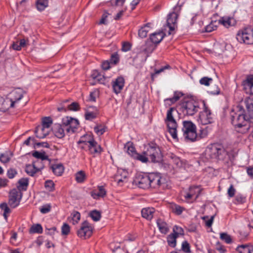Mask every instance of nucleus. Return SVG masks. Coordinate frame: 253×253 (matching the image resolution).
<instances>
[{
    "label": "nucleus",
    "mask_w": 253,
    "mask_h": 253,
    "mask_svg": "<svg viewBox=\"0 0 253 253\" xmlns=\"http://www.w3.org/2000/svg\"><path fill=\"white\" fill-rule=\"evenodd\" d=\"M177 113L178 112L175 108H170L167 111V117L165 120L169 133L174 139H177V128L178 126L175 119V116Z\"/></svg>",
    "instance_id": "nucleus-4"
},
{
    "label": "nucleus",
    "mask_w": 253,
    "mask_h": 253,
    "mask_svg": "<svg viewBox=\"0 0 253 253\" xmlns=\"http://www.w3.org/2000/svg\"><path fill=\"white\" fill-rule=\"evenodd\" d=\"M18 183V190H19L20 191H21V189L26 190L27 187L28 185L29 180L27 178H22L19 180Z\"/></svg>",
    "instance_id": "nucleus-33"
},
{
    "label": "nucleus",
    "mask_w": 253,
    "mask_h": 253,
    "mask_svg": "<svg viewBox=\"0 0 253 253\" xmlns=\"http://www.w3.org/2000/svg\"><path fill=\"white\" fill-rule=\"evenodd\" d=\"M98 91L97 90H94L90 93L88 100L90 101L95 102L96 98L98 96Z\"/></svg>",
    "instance_id": "nucleus-56"
},
{
    "label": "nucleus",
    "mask_w": 253,
    "mask_h": 253,
    "mask_svg": "<svg viewBox=\"0 0 253 253\" xmlns=\"http://www.w3.org/2000/svg\"><path fill=\"white\" fill-rule=\"evenodd\" d=\"M231 123L236 130L241 133H245L250 128L249 116L245 114L243 107L238 105L234 108L230 113Z\"/></svg>",
    "instance_id": "nucleus-2"
},
{
    "label": "nucleus",
    "mask_w": 253,
    "mask_h": 253,
    "mask_svg": "<svg viewBox=\"0 0 253 253\" xmlns=\"http://www.w3.org/2000/svg\"><path fill=\"white\" fill-rule=\"evenodd\" d=\"M52 123V121L50 117H44L43 118L42 126H37L35 130L36 137L39 138H43L45 137L48 134V129Z\"/></svg>",
    "instance_id": "nucleus-9"
},
{
    "label": "nucleus",
    "mask_w": 253,
    "mask_h": 253,
    "mask_svg": "<svg viewBox=\"0 0 253 253\" xmlns=\"http://www.w3.org/2000/svg\"><path fill=\"white\" fill-rule=\"evenodd\" d=\"M244 103L247 108L249 117L250 119H253V97L246 98Z\"/></svg>",
    "instance_id": "nucleus-21"
},
{
    "label": "nucleus",
    "mask_w": 253,
    "mask_h": 253,
    "mask_svg": "<svg viewBox=\"0 0 253 253\" xmlns=\"http://www.w3.org/2000/svg\"><path fill=\"white\" fill-rule=\"evenodd\" d=\"M134 158L141 161L142 163H146L149 161V158L146 155L144 154V152L142 154H135Z\"/></svg>",
    "instance_id": "nucleus-40"
},
{
    "label": "nucleus",
    "mask_w": 253,
    "mask_h": 253,
    "mask_svg": "<svg viewBox=\"0 0 253 253\" xmlns=\"http://www.w3.org/2000/svg\"><path fill=\"white\" fill-rule=\"evenodd\" d=\"M243 85L244 88L247 89L249 88L251 91H253V76H249L247 78L246 80L243 82Z\"/></svg>",
    "instance_id": "nucleus-29"
},
{
    "label": "nucleus",
    "mask_w": 253,
    "mask_h": 253,
    "mask_svg": "<svg viewBox=\"0 0 253 253\" xmlns=\"http://www.w3.org/2000/svg\"><path fill=\"white\" fill-rule=\"evenodd\" d=\"M42 161H43L40 160H37L33 162V164L34 165L36 169L38 170V171H40L43 168L44 165L42 163Z\"/></svg>",
    "instance_id": "nucleus-49"
},
{
    "label": "nucleus",
    "mask_w": 253,
    "mask_h": 253,
    "mask_svg": "<svg viewBox=\"0 0 253 253\" xmlns=\"http://www.w3.org/2000/svg\"><path fill=\"white\" fill-rule=\"evenodd\" d=\"M189 192L194 200H196L198 198L200 193L199 188L195 186L190 187L189 189Z\"/></svg>",
    "instance_id": "nucleus-35"
},
{
    "label": "nucleus",
    "mask_w": 253,
    "mask_h": 253,
    "mask_svg": "<svg viewBox=\"0 0 253 253\" xmlns=\"http://www.w3.org/2000/svg\"><path fill=\"white\" fill-rule=\"evenodd\" d=\"M54 184L51 180H47L45 182L44 186L49 191H52L54 190Z\"/></svg>",
    "instance_id": "nucleus-54"
},
{
    "label": "nucleus",
    "mask_w": 253,
    "mask_h": 253,
    "mask_svg": "<svg viewBox=\"0 0 253 253\" xmlns=\"http://www.w3.org/2000/svg\"><path fill=\"white\" fill-rule=\"evenodd\" d=\"M150 187L153 188H166L168 186L165 178L162 177L160 173H149Z\"/></svg>",
    "instance_id": "nucleus-11"
},
{
    "label": "nucleus",
    "mask_w": 253,
    "mask_h": 253,
    "mask_svg": "<svg viewBox=\"0 0 253 253\" xmlns=\"http://www.w3.org/2000/svg\"><path fill=\"white\" fill-rule=\"evenodd\" d=\"M209 133L208 127L207 126L205 128H201L200 130V133L199 134L200 138H204L206 137Z\"/></svg>",
    "instance_id": "nucleus-59"
},
{
    "label": "nucleus",
    "mask_w": 253,
    "mask_h": 253,
    "mask_svg": "<svg viewBox=\"0 0 253 253\" xmlns=\"http://www.w3.org/2000/svg\"><path fill=\"white\" fill-rule=\"evenodd\" d=\"M177 17L178 14L175 12L171 13L168 15L167 21V25L169 29L168 32L169 35L171 34L172 32L174 31L175 24L176 23Z\"/></svg>",
    "instance_id": "nucleus-17"
},
{
    "label": "nucleus",
    "mask_w": 253,
    "mask_h": 253,
    "mask_svg": "<svg viewBox=\"0 0 253 253\" xmlns=\"http://www.w3.org/2000/svg\"><path fill=\"white\" fill-rule=\"evenodd\" d=\"M208 92L213 95L218 94L220 92V89L217 85L214 84L210 87Z\"/></svg>",
    "instance_id": "nucleus-52"
},
{
    "label": "nucleus",
    "mask_w": 253,
    "mask_h": 253,
    "mask_svg": "<svg viewBox=\"0 0 253 253\" xmlns=\"http://www.w3.org/2000/svg\"><path fill=\"white\" fill-rule=\"evenodd\" d=\"M72 118L66 117L62 119V125H61L66 129L67 127H69Z\"/></svg>",
    "instance_id": "nucleus-55"
},
{
    "label": "nucleus",
    "mask_w": 253,
    "mask_h": 253,
    "mask_svg": "<svg viewBox=\"0 0 253 253\" xmlns=\"http://www.w3.org/2000/svg\"><path fill=\"white\" fill-rule=\"evenodd\" d=\"M92 233V228L87 221L84 222L80 230L78 231V235L81 238L86 239L89 238Z\"/></svg>",
    "instance_id": "nucleus-16"
},
{
    "label": "nucleus",
    "mask_w": 253,
    "mask_h": 253,
    "mask_svg": "<svg viewBox=\"0 0 253 253\" xmlns=\"http://www.w3.org/2000/svg\"><path fill=\"white\" fill-rule=\"evenodd\" d=\"M24 93L22 89L18 88L12 90L5 99L0 97V110L4 112L9 108L14 107V104L23 97Z\"/></svg>",
    "instance_id": "nucleus-3"
},
{
    "label": "nucleus",
    "mask_w": 253,
    "mask_h": 253,
    "mask_svg": "<svg viewBox=\"0 0 253 253\" xmlns=\"http://www.w3.org/2000/svg\"><path fill=\"white\" fill-rule=\"evenodd\" d=\"M65 130L63 126L60 124L55 125L52 128L54 135L59 138H62L65 136Z\"/></svg>",
    "instance_id": "nucleus-22"
},
{
    "label": "nucleus",
    "mask_w": 253,
    "mask_h": 253,
    "mask_svg": "<svg viewBox=\"0 0 253 253\" xmlns=\"http://www.w3.org/2000/svg\"><path fill=\"white\" fill-rule=\"evenodd\" d=\"M127 176L128 173L126 170H118L117 174L114 176V179L118 185H122V183L126 180Z\"/></svg>",
    "instance_id": "nucleus-19"
},
{
    "label": "nucleus",
    "mask_w": 253,
    "mask_h": 253,
    "mask_svg": "<svg viewBox=\"0 0 253 253\" xmlns=\"http://www.w3.org/2000/svg\"><path fill=\"white\" fill-rule=\"evenodd\" d=\"M150 23H147L138 31V36L141 38H145L147 37L148 32L150 29Z\"/></svg>",
    "instance_id": "nucleus-30"
},
{
    "label": "nucleus",
    "mask_w": 253,
    "mask_h": 253,
    "mask_svg": "<svg viewBox=\"0 0 253 253\" xmlns=\"http://www.w3.org/2000/svg\"><path fill=\"white\" fill-rule=\"evenodd\" d=\"M76 180L78 183H82L85 179V174L83 171H80L76 174Z\"/></svg>",
    "instance_id": "nucleus-44"
},
{
    "label": "nucleus",
    "mask_w": 253,
    "mask_h": 253,
    "mask_svg": "<svg viewBox=\"0 0 253 253\" xmlns=\"http://www.w3.org/2000/svg\"><path fill=\"white\" fill-rule=\"evenodd\" d=\"M199 122L203 125L211 124L213 122L212 115L208 107H205L204 110L200 113Z\"/></svg>",
    "instance_id": "nucleus-14"
},
{
    "label": "nucleus",
    "mask_w": 253,
    "mask_h": 253,
    "mask_svg": "<svg viewBox=\"0 0 253 253\" xmlns=\"http://www.w3.org/2000/svg\"><path fill=\"white\" fill-rule=\"evenodd\" d=\"M70 232V227L68 224L64 223L62 227V235H67Z\"/></svg>",
    "instance_id": "nucleus-63"
},
{
    "label": "nucleus",
    "mask_w": 253,
    "mask_h": 253,
    "mask_svg": "<svg viewBox=\"0 0 253 253\" xmlns=\"http://www.w3.org/2000/svg\"><path fill=\"white\" fill-rule=\"evenodd\" d=\"M71 215L73 223L74 224L77 223L80 219V213L78 211H74L72 213Z\"/></svg>",
    "instance_id": "nucleus-48"
},
{
    "label": "nucleus",
    "mask_w": 253,
    "mask_h": 253,
    "mask_svg": "<svg viewBox=\"0 0 253 253\" xmlns=\"http://www.w3.org/2000/svg\"><path fill=\"white\" fill-rule=\"evenodd\" d=\"M149 182V174L148 175L139 174L136 176L133 180L134 184L142 189L150 187Z\"/></svg>",
    "instance_id": "nucleus-15"
},
{
    "label": "nucleus",
    "mask_w": 253,
    "mask_h": 253,
    "mask_svg": "<svg viewBox=\"0 0 253 253\" xmlns=\"http://www.w3.org/2000/svg\"><path fill=\"white\" fill-rule=\"evenodd\" d=\"M236 251L239 253H252L253 248L249 245H242L237 247Z\"/></svg>",
    "instance_id": "nucleus-28"
},
{
    "label": "nucleus",
    "mask_w": 253,
    "mask_h": 253,
    "mask_svg": "<svg viewBox=\"0 0 253 253\" xmlns=\"http://www.w3.org/2000/svg\"><path fill=\"white\" fill-rule=\"evenodd\" d=\"M212 81V79L211 78L205 77L200 79V83L201 84L208 86L210 84Z\"/></svg>",
    "instance_id": "nucleus-53"
},
{
    "label": "nucleus",
    "mask_w": 253,
    "mask_h": 253,
    "mask_svg": "<svg viewBox=\"0 0 253 253\" xmlns=\"http://www.w3.org/2000/svg\"><path fill=\"white\" fill-rule=\"evenodd\" d=\"M78 143L83 144L81 146L82 149L87 147L90 153L92 154H100L102 151V149L100 145L98 144V143L93 139L88 141L80 140L78 141Z\"/></svg>",
    "instance_id": "nucleus-12"
},
{
    "label": "nucleus",
    "mask_w": 253,
    "mask_h": 253,
    "mask_svg": "<svg viewBox=\"0 0 253 253\" xmlns=\"http://www.w3.org/2000/svg\"><path fill=\"white\" fill-rule=\"evenodd\" d=\"M181 250L185 253H190V246L187 241H185L182 242L181 246Z\"/></svg>",
    "instance_id": "nucleus-50"
},
{
    "label": "nucleus",
    "mask_w": 253,
    "mask_h": 253,
    "mask_svg": "<svg viewBox=\"0 0 253 253\" xmlns=\"http://www.w3.org/2000/svg\"><path fill=\"white\" fill-rule=\"evenodd\" d=\"M199 109L198 102L192 99L185 100L180 105L179 110L184 116H193Z\"/></svg>",
    "instance_id": "nucleus-5"
},
{
    "label": "nucleus",
    "mask_w": 253,
    "mask_h": 253,
    "mask_svg": "<svg viewBox=\"0 0 253 253\" xmlns=\"http://www.w3.org/2000/svg\"><path fill=\"white\" fill-rule=\"evenodd\" d=\"M92 109V111H87L85 113V118L86 120H90L96 118L97 114V109L96 107L90 106Z\"/></svg>",
    "instance_id": "nucleus-31"
},
{
    "label": "nucleus",
    "mask_w": 253,
    "mask_h": 253,
    "mask_svg": "<svg viewBox=\"0 0 253 253\" xmlns=\"http://www.w3.org/2000/svg\"><path fill=\"white\" fill-rule=\"evenodd\" d=\"M91 218L95 221H97L101 218V213L97 210L91 211L89 213Z\"/></svg>",
    "instance_id": "nucleus-42"
},
{
    "label": "nucleus",
    "mask_w": 253,
    "mask_h": 253,
    "mask_svg": "<svg viewBox=\"0 0 253 253\" xmlns=\"http://www.w3.org/2000/svg\"><path fill=\"white\" fill-rule=\"evenodd\" d=\"M106 194V191L102 186H98L97 190H94L91 193V196L96 199L100 197H103Z\"/></svg>",
    "instance_id": "nucleus-23"
},
{
    "label": "nucleus",
    "mask_w": 253,
    "mask_h": 253,
    "mask_svg": "<svg viewBox=\"0 0 253 253\" xmlns=\"http://www.w3.org/2000/svg\"><path fill=\"white\" fill-rule=\"evenodd\" d=\"M144 154L149 158L152 163H158L161 161L162 155L160 148L155 143L149 144Z\"/></svg>",
    "instance_id": "nucleus-7"
},
{
    "label": "nucleus",
    "mask_w": 253,
    "mask_h": 253,
    "mask_svg": "<svg viewBox=\"0 0 253 253\" xmlns=\"http://www.w3.org/2000/svg\"><path fill=\"white\" fill-rule=\"evenodd\" d=\"M220 238L221 240L225 241L227 244H230L232 243V239L230 235L225 233H222L220 234Z\"/></svg>",
    "instance_id": "nucleus-47"
},
{
    "label": "nucleus",
    "mask_w": 253,
    "mask_h": 253,
    "mask_svg": "<svg viewBox=\"0 0 253 253\" xmlns=\"http://www.w3.org/2000/svg\"><path fill=\"white\" fill-rule=\"evenodd\" d=\"M182 130L186 140L191 142L197 140L198 136L196 132V126L191 121H183Z\"/></svg>",
    "instance_id": "nucleus-6"
},
{
    "label": "nucleus",
    "mask_w": 253,
    "mask_h": 253,
    "mask_svg": "<svg viewBox=\"0 0 253 253\" xmlns=\"http://www.w3.org/2000/svg\"><path fill=\"white\" fill-rule=\"evenodd\" d=\"M157 224L160 231L163 234H167L169 230L168 226L166 222L161 219H158Z\"/></svg>",
    "instance_id": "nucleus-26"
},
{
    "label": "nucleus",
    "mask_w": 253,
    "mask_h": 253,
    "mask_svg": "<svg viewBox=\"0 0 253 253\" xmlns=\"http://www.w3.org/2000/svg\"><path fill=\"white\" fill-rule=\"evenodd\" d=\"M119 61V55L117 53H115L111 55L110 62L111 63L116 64Z\"/></svg>",
    "instance_id": "nucleus-58"
},
{
    "label": "nucleus",
    "mask_w": 253,
    "mask_h": 253,
    "mask_svg": "<svg viewBox=\"0 0 253 253\" xmlns=\"http://www.w3.org/2000/svg\"><path fill=\"white\" fill-rule=\"evenodd\" d=\"M236 39L241 43L253 44V28L248 27L239 31L237 34Z\"/></svg>",
    "instance_id": "nucleus-10"
},
{
    "label": "nucleus",
    "mask_w": 253,
    "mask_h": 253,
    "mask_svg": "<svg viewBox=\"0 0 253 253\" xmlns=\"http://www.w3.org/2000/svg\"><path fill=\"white\" fill-rule=\"evenodd\" d=\"M0 208L1 210L3 211L4 212L3 213V215L5 218V219H7V214L10 212V210L7 206V204L3 203L0 205Z\"/></svg>",
    "instance_id": "nucleus-43"
},
{
    "label": "nucleus",
    "mask_w": 253,
    "mask_h": 253,
    "mask_svg": "<svg viewBox=\"0 0 253 253\" xmlns=\"http://www.w3.org/2000/svg\"><path fill=\"white\" fill-rule=\"evenodd\" d=\"M51 206L49 205H46L42 206L40 208V211L43 214L47 213L50 211Z\"/></svg>",
    "instance_id": "nucleus-61"
},
{
    "label": "nucleus",
    "mask_w": 253,
    "mask_h": 253,
    "mask_svg": "<svg viewBox=\"0 0 253 253\" xmlns=\"http://www.w3.org/2000/svg\"><path fill=\"white\" fill-rule=\"evenodd\" d=\"M33 156L42 161L48 160V156L45 155L44 152H40L38 151H35L33 154Z\"/></svg>",
    "instance_id": "nucleus-37"
},
{
    "label": "nucleus",
    "mask_w": 253,
    "mask_h": 253,
    "mask_svg": "<svg viewBox=\"0 0 253 253\" xmlns=\"http://www.w3.org/2000/svg\"><path fill=\"white\" fill-rule=\"evenodd\" d=\"M171 208L172 211L178 215L181 214L184 209L183 207L176 204L172 205Z\"/></svg>",
    "instance_id": "nucleus-46"
},
{
    "label": "nucleus",
    "mask_w": 253,
    "mask_h": 253,
    "mask_svg": "<svg viewBox=\"0 0 253 253\" xmlns=\"http://www.w3.org/2000/svg\"><path fill=\"white\" fill-rule=\"evenodd\" d=\"M177 236L175 234H170L168 237L167 240L169 246L174 247L176 246V238Z\"/></svg>",
    "instance_id": "nucleus-39"
},
{
    "label": "nucleus",
    "mask_w": 253,
    "mask_h": 253,
    "mask_svg": "<svg viewBox=\"0 0 253 253\" xmlns=\"http://www.w3.org/2000/svg\"><path fill=\"white\" fill-rule=\"evenodd\" d=\"M225 153L223 147L216 144L210 145L206 150L207 158L211 159H222Z\"/></svg>",
    "instance_id": "nucleus-8"
},
{
    "label": "nucleus",
    "mask_w": 253,
    "mask_h": 253,
    "mask_svg": "<svg viewBox=\"0 0 253 253\" xmlns=\"http://www.w3.org/2000/svg\"><path fill=\"white\" fill-rule=\"evenodd\" d=\"M164 35L165 34L162 32L155 33L150 36V39L153 43L157 44L163 40Z\"/></svg>",
    "instance_id": "nucleus-25"
},
{
    "label": "nucleus",
    "mask_w": 253,
    "mask_h": 253,
    "mask_svg": "<svg viewBox=\"0 0 253 253\" xmlns=\"http://www.w3.org/2000/svg\"><path fill=\"white\" fill-rule=\"evenodd\" d=\"M22 194L19 190L12 189L9 193L8 204L13 208L17 207L22 198Z\"/></svg>",
    "instance_id": "nucleus-13"
},
{
    "label": "nucleus",
    "mask_w": 253,
    "mask_h": 253,
    "mask_svg": "<svg viewBox=\"0 0 253 253\" xmlns=\"http://www.w3.org/2000/svg\"><path fill=\"white\" fill-rule=\"evenodd\" d=\"M68 108L70 110L76 111L79 110L80 107L79 104L77 102H73L71 104L68 105Z\"/></svg>",
    "instance_id": "nucleus-57"
},
{
    "label": "nucleus",
    "mask_w": 253,
    "mask_h": 253,
    "mask_svg": "<svg viewBox=\"0 0 253 253\" xmlns=\"http://www.w3.org/2000/svg\"><path fill=\"white\" fill-rule=\"evenodd\" d=\"M17 173V172L15 169H10L7 170V175L9 178H13Z\"/></svg>",
    "instance_id": "nucleus-64"
},
{
    "label": "nucleus",
    "mask_w": 253,
    "mask_h": 253,
    "mask_svg": "<svg viewBox=\"0 0 253 253\" xmlns=\"http://www.w3.org/2000/svg\"><path fill=\"white\" fill-rule=\"evenodd\" d=\"M10 160V157L5 154H2L0 156V161L3 163H6Z\"/></svg>",
    "instance_id": "nucleus-60"
},
{
    "label": "nucleus",
    "mask_w": 253,
    "mask_h": 253,
    "mask_svg": "<svg viewBox=\"0 0 253 253\" xmlns=\"http://www.w3.org/2000/svg\"><path fill=\"white\" fill-rule=\"evenodd\" d=\"M182 95V93L180 92H175L172 97L165 99V101H170L171 103H174L178 100Z\"/></svg>",
    "instance_id": "nucleus-45"
},
{
    "label": "nucleus",
    "mask_w": 253,
    "mask_h": 253,
    "mask_svg": "<svg viewBox=\"0 0 253 253\" xmlns=\"http://www.w3.org/2000/svg\"><path fill=\"white\" fill-rule=\"evenodd\" d=\"M79 123L77 119L72 118L69 127H67L66 130L67 132L73 133L75 132L78 127Z\"/></svg>",
    "instance_id": "nucleus-27"
},
{
    "label": "nucleus",
    "mask_w": 253,
    "mask_h": 253,
    "mask_svg": "<svg viewBox=\"0 0 253 253\" xmlns=\"http://www.w3.org/2000/svg\"><path fill=\"white\" fill-rule=\"evenodd\" d=\"M26 173L30 176L34 175L37 172L38 170L36 169L33 164L27 165L25 169Z\"/></svg>",
    "instance_id": "nucleus-38"
},
{
    "label": "nucleus",
    "mask_w": 253,
    "mask_h": 253,
    "mask_svg": "<svg viewBox=\"0 0 253 253\" xmlns=\"http://www.w3.org/2000/svg\"><path fill=\"white\" fill-rule=\"evenodd\" d=\"M125 84L124 79L122 77L117 78L113 82V88L114 91L118 94L122 90Z\"/></svg>",
    "instance_id": "nucleus-18"
},
{
    "label": "nucleus",
    "mask_w": 253,
    "mask_h": 253,
    "mask_svg": "<svg viewBox=\"0 0 253 253\" xmlns=\"http://www.w3.org/2000/svg\"><path fill=\"white\" fill-rule=\"evenodd\" d=\"M218 23L222 25L226 28H229L235 25L236 24V21L233 17L223 16L219 19Z\"/></svg>",
    "instance_id": "nucleus-20"
},
{
    "label": "nucleus",
    "mask_w": 253,
    "mask_h": 253,
    "mask_svg": "<svg viewBox=\"0 0 253 253\" xmlns=\"http://www.w3.org/2000/svg\"><path fill=\"white\" fill-rule=\"evenodd\" d=\"M231 123L236 130L241 133H245L250 128L249 116L245 114L243 107L238 105L234 108L230 113Z\"/></svg>",
    "instance_id": "nucleus-1"
},
{
    "label": "nucleus",
    "mask_w": 253,
    "mask_h": 253,
    "mask_svg": "<svg viewBox=\"0 0 253 253\" xmlns=\"http://www.w3.org/2000/svg\"><path fill=\"white\" fill-rule=\"evenodd\" d=\"M53 173L58 176L61 175L64 171V167L62 164H55L51 167Z\"/></svg>",
    "instance_id": "nucleus-32"
},
{
    "label": "nucleus",
    "mask_w": 253,
    "mask_h": 253,
    "mask_svg": "<svg viewBox=\"0 0 253 253\" xmlns=\"http://www.w3.org/2000/svg\"><path fill=\"white\" fill-rule=\"evenodd\" d=\"M95 132L98 135H101L105 132V128L102 126H96L94 128Z\"/></svg>",
    "instance_id": "nucleus-62"
},
{
    "label": "nucleus",
    "mask_w": 253,
    "mask_h": 253,
    "mask_svg": "<svg viewBox=\"0 0 253 253\" xmlns=\"http://www.w3.org/2000/svg\"><path fill=\"white\" fill-rule=\"evenodd\" d=\"M154 211V208H144L141 210V214L143 217L148 220H151L153 216Z\"/></svg>",
    "instance_id": "nucleus-24"
},
{
    "label": "nucleus",
    "mask_w": 253,
    "mask_h": 253,
    "mask_svg": "<svg viewBox=\"0 0 253 253\" xmlns=\"http://www.w3.org/2000/svg\"><path fill=\"white\" fill-rule=\"evenodd\" d=\"M216 23V21H214V22H212L210 24L207 25L205 27V31L206 32H211L215 30H216L217 28V25L215 24Z\"/></svg>",
    "instance_id": "nucleus-51"
},
{
    "label": "nucleus",
    "mask_w": 253,
    "mask_h": 253,
    "mask_svg": "<svg viewBox=\"0 0 253 253\" xmlns=\"http://www.w3.org/2000/svg\"><path fill=\"white\" fill-rule=\"evenodd\" d=\"M125 148L127 149V153L134 158L137 153L135 151V148L132 145V144L129 143H127L125 146Z\"/></svg>",
    "instance_id": "nucleus-41"
},
{
    "label": "nucleus",
    "mask_w": 253,
    "mask_h": 253,
    "mask_svg": "<svg viewBox=\"0 0 253 253\" xmlns=\"http://www.w3.org/2000/svg\"><path fill=\"white\" fill-rule=\"evenodd\" d=\"M48 6L47 0H37L36 2L37 8L39 11L43 10Z\"/></svg>",
    "instance_id": "nucleus-34"
},
{
    "label": "nucleus",
    "mask_w": 253,
    "mask_h": 253,
    "mask_svg": "<svg viewBox=\"0 0 253 253\" xmlns=\"http://www.w3.org/2000/svg\"><path fill=\"white\" fill-rule=\"evenodd\" d=\"M30 233H42V228L41 224H37L33 225L30 229Z\"/></svg>",
    "instance_id": "nucleus-36"
}]
</instances>
